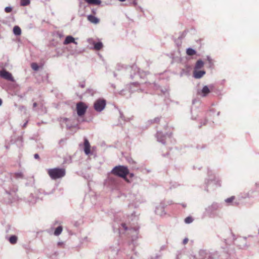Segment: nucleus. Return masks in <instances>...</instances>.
<instances>
[{
  "mask_svg": "<svg viewBox=\"0 0 259 259\" xmlns=\"http://www.w3.org/2000/svg\"><path fill=\"white\" fill-rule=\"evenodd\" d=\"M111 173L115 175L123 178L126 182L129 183L128 179L126 176L129 174V170L126 166L118 165L114 167L111 170Z\"/></svg>",
  "mask_w": 259,
  "mask_h": 259,
  "instance_id": "f257e3e1",
  "label": "nucleus"
},
{
  "mask_svg": "<svg viewBox=\"0 0 259 259\" xmlns=\"http://www.w3.org/2000/svg\"><path fill=\"white\" fill-rule=\"evenodd\" d=\"M48 174L53 180H57L63 178L65 176L66 170L63 168H54L48 170Z\"/></svg>",
  "mask_w": 259,
  "mask_h": 259,
  "instance_id": "f03ea898",
  "label": "nucleus"
},
{
  "mask_svg": "<svg viewBox=\"0 0 259 259\" xmlns=\"http://www.w3.org/2000/svg\"><path fill=\"white\" fill-rule=\"evenodd\" d=\"M88 106L82 102H79L76 104V111L79 116H82L85 114Z\"/></svg>",
  "mask_w": 259,
  "mask_h": 259,
  "instance_id": "7ed1b4c3",
  "label": "nucleus"
},
{
  "mask_svg": "<svg viewBox=\"0 0 259 259\" xmlns=\"http://www.w3.org/2000/svg\"><path fill=\"white\" fill-rule=\"evenodd\" d=\"M106 104V103L105 100L99 99L95 101L94 107L96 111L101 112L105 108Z\"/></svg>",
  "mask_w": 259,
  "mask_h": 259,
  "instance_id": "20e7f679",
  "label": "nucleus"
},
{
  "mask_svg": "<svg viewBox=\"0 0 259 259\" xmlns=\"http://www.w3.org/2000/svg\"><path fill=\"white\" fill-rule=\"evenodd\" d=\"M0 76L5 79L10 80V81H13L14 78L10 72L6 71V70H2L0 71Z\"/></svg>",
  "mask_w": 259,
  "mask_h": 259,
  "instance_id": "39448f33",
  "label": "nucleus"
},
{
  "mask_svg": "<svg viewBox=\"0 0 259 259\" xmlns=\"http://www.w3.org/2000/svg\"><path fill=\"white\" fill-rule=\"evenodd\" d=\"M91 145L90 144L87 139H84V151L86 155H89L90 152Z\"/></svg>",
  "mask_w": 259,
  "mask_h": 259,
  "instance_id": "423d86ee",
  "label": "nucleus"
},
{
  "mask_svg": "<svg viewBox=\"0 0 259 259\" xmlns=\"http://www.w3.org/2000/svg\"><path fill=\"white\" fill-rule=\"evenodd\" d=\"M71 42L74 43L76 45L77 44V42H76L75 41L74 38L72 36L69 35V36H66V37L63 42V44L66 45H68Z\"/></svg>",
  "mask_w": 259,
  "mask_h": 259,
  "instance_id": "0eeeda50",
  "label": "nucleus"
},
{
  "mask_svg": "<svg viewBox=\"0 0 259 259\" xmlns=\"http://www.w3.org/2000/svg\"><path fill=\"white\" fill-rule=\"evenodd\" d=\"M205 73V72L204 71L194 70L193 72V76L195 78H200L202 77Z\"/></svg>",
  "mask_w": 259,
  "mask_h": 259,
  "instance_id": "6e6552de",
  "label": "nucleus"
},
{
  "mask_svg": "<svg viewBox=\"0 0 259 259\" xmlns=\"http://www.w3.org/2000/svg\"><path fill=\"white\" fill-rule=\"evenodd\" d=\"M87 18L90 22L95 24H98L100 21L98 18L92 15H89Z\"/></svg>",
  "mask_w": 259,
  "mask_h": 259,
  "instance_id": "1a4fd4ad",
  "label": "nucleus"
},
{
  "mask_svg": "<svg viewBox=\"0 0 259 259\" xmlns=\"http://www.w3.org/2000/svg\"><path fill=\"white\" fill-rule=\"evenodd\" d=\"M203 97H205L207 94L210 93V90L207 86H204L201 90Z\"/></svg>",
  "mask_w": 259,
  "mask_h": 259,
  "instance_id": "9d476101",
  "label": "nucleus"
},
{
  "mask_svg": "<svg viewBox=\"0 0 259 259\" xmlns=\"http://www.w3.org/2000/svg\"><path fill=\"white\" fill-rule=\"evenodd\" d=\"M13 32L16 35H20L21 33V28L18 26H14L13 28Z\"/></svg>",
  "mask_w": 259,
  "mask_h": 259,
  "instance_id": "9b49d317",
  "label": "nucleus"
},
{
  "mask_svg": "<svg viewBox=\"0 0 259 259\" xmlns=\"http://www.w3.org/2000/svg\"><path fill=\"white\" fill-rule=\"evenodd\" d=\"M86 2L90 4H94L96 5H99L101 3L100 0H85Z\"/></svg>",
  "mask_w": 259,
  "mask_h": 259,
  "instance_id": "f8f14e48",
  "label": "nucleus"
},
{
  "mask_svg": "<svg viewBox=\"0 0 259 259\" xmlns=\"http://www.w3.org/2000/svg\"><path fill=\"white\" fill-rule=\"evenodd\" d=\"M204 63L202 60H198L195 65V69H200L203 66Z\"/></svg>",
  "mask_w": 259,
  "mask_h": 259,
  "instance_id": "ddd939ff",
  "label": "nucleus"
},
{
  "mask_svg": "<svg viewBox=\"0 0 259 259\" xmlns=\"http://www.w3.org/2000/svg\"><path fill=\"white\" fill-rule=\"evenodd\" d=\"M63 230V228L62 226H59L54 231V235H56V236H58L59 235L62 231Z\"/></svg>",
  "mask_w": 259,
  "mask_h": 259,
  "instance_id": "4468645a",
  "label": "nucleus"
},
{
  "mask_svg": "<svg viewBox=\"0 0 259 259\" xmlns=\"http://www.w3.org/2000/svg\"><path fill=\"white\" fill-rule=\"evenodd\" d=\"M103 48V44L101 42H98L94 44V49L96 50H100Z\"/></svg>",
  "mask_w": 259,
  "mask_h": 259,
  "instance_id": "2eb2a0df",
  "label": "nucleus"
},
{
  "mask_svg": "<svg viewBox=\"0 0 259 259\" xmlns=\"http://www.w3.org/2000/svg\"><path fill=\"white\" fill-rule=\"evenodd\" d=\"M186 53L189 56H193L196 54V52L191 48H189L187 50Z\"/></svg>",
  "mask_w": 259,
  "mask_h": 259,
  "instance_id": "dca6fc26",
  "label": "nucleus"
},
{
  "mask_svg": "<svg viewBox=\"0 0 259 259\" xmlns=\"http://www.w3.org/2000/svg\"><path fill=\"white\" fill-rule=\"evenodd\" d=\"M17 241V236H16L15 235L11 236L9 238V241L12 244H14L16 243Z\"/></svg>",
  "mask_w": 259,
  "mask_h": 259,
  "instance_id": "f3484780",
  "label": "nucleus"
},
{
  "mask_svg": "<svg viewBox=\"0 0 259 259\" xmlns=\"http://www.w3.org/2000/svg\"><path fill=\"white\" fill-rule=\"evenodd\" d=\"M29 0H21V5L22 6H26L29 4Z\"/></svg>",
  "mask_w": 259,
  "mask_h": 259,
  "instance_id": "a211bd4d",
  "label": "nucleus"
},
{
  "mask_svg": "<svg viewBox=\"0 0 259 259\" xmlns=\"http://www.w3.org/2000/svg\"><path fill=\"white\" fill-rule=\"evenodd\" d=\"M31 67L32 68V69H33L35 71L38 70L39 68L38 65L36 63H32L31 64Z\"/></svg>",
  "mask_w": 259,
  "mask_h": 259,
  "instance_id": "6ab92c4d",
  "label": "nucleus"
},
{
  "mask_svg": "<svg viewBox=\"0 0 259 259\" xmlns=\"http://www.w3.org/2000/svg\"><path fill=\"white\" fill-rule=\"evenodd\" d=\"M193 221V219L191 217H188L185 219V222L187 224L191 223Z\"/></svg>",
  "mask_w": 259,
  "mask_h": 259,
  "instance_id": "aec40b11",
  "label": "nucleus"
},
{
  "mask_svg": "<svg viewBox=\"0 0 259 259\" xmlns=\"http://www.w3.org/2000/svg\"><path fill=\"white\" fill-rule=\"evenodd\" d=\"M235 196H231L230 198H228L226 199L225 200V201L227 203H231V202H232L235 199Z\"/></svg>",
  "mask_w": 259,
  "mask_h": 259,
  "instance_id": "412c9836",
  "label": "nucleus"
},
{
  "mask_svg": "<svg viewBox=\"0 0 259 259\" xmlns=\"http://www.w3.org/2000/svg\"><path fill=\"white\" fill-rule=\"evenodd\" d=\"M160 136V133H158L157 134V137L158 140L159 141H160V142H162V143H163V142H164V140H165V137H163L162 138L160 139V138H159V136Z\"/></svg>",
  "mask_w": 259,
  "mask_h": 259,
  "instance_id": "4be33fe9",
  "label": "nucleus"
},
{
  "mask_svg": "<svg viewBox=\"0 0 259 259\" xmlns=\"http://www.w3.org/2000/svg\"><path fill=\"white\" fill-rule=\"evenodd\" d=\"M5 11L6 13H10L12 11V9L11 7H7L5 8Z\"/></svg>",
  "mask_w": 259,
  "mask_h": 259,
  "instance_id": "5701e85b",
  "label": "nucleus"
},
{
  "mask_svg": "<svg viewBox=\"0 0 259 259\" xmlns=\"http://www.w3.org/2000/svg\"><path fill=\"white\" fill-rule=\"evenodd\" d=\"M15 177L16 178H21L22 177V174L21 173H16L15 174Z\"/></svg>",
  "mask_w": 259,
  "mask_h": 259,
  "instance_id": "b1692460",
  "label": "nucleus"
},
{
  "mask_svg": "<svg viewBox=\"0 0 259 259\" xmlns=\"http://www.w3.org/2000/svg\"><path fill=\"white\" fill-rule=\"evenodd\" d=\"M188 241V239L187 238H185V239L183 240V243H184V244H187V243Z\"/></svg>",
  "mask_w": 259,
  "mask_h": 259,
  "instance_id": "393cba45",
  "label": "nucleus"
},
{
  "mask_svg": "<svg viewBox=\"0 0 259 259\" xmlns=\"http://www.w3.org/2000/svg\"><path fill=\"white\" fill-rule=\"evenodd\" d=\"M34 157L35 159H39V157L38 154H35Z\"/></svg>",
  "mask_w": 259,
  "mask_h": 259,
  "instance_id": "a878e982",
  "label": "nucleus"
},
{
  "mask_svg": "<svg viewBox=\"0 0 259 259\" xmlns=\"http://www.w3.org/2000/svg\"><path fill=\"white\" fill-rule=\"evenodd\" d=\"M37 106V104L36 102H34L33 104V108H35Z\"/></svg>",
  "mask_w": 259,
  "mask_h": 259,
  "instance_id": "bb28decb",
  "label": "nucleus"
},
{
  "mask_svg": "<svg viewBox=\"0 0 259 259\" xmlns=\"http://www.w3.org/2000/svg\"><path fill=\"white\" fill-rule=\"evenodd\" d=\"M122 226L126 230V228L125 227V224H122Z\"/></svg>",
  "mask_w": 259,
  "mask_h": 259,
  "instance_id": "cd10ccee",
  "label": "nucleus"
},
{
  "mask_svg": "<svg viewBox=\"0 0 259 259\" xmlns=\"http://www.w3.org/2000/svg\"><path fill=\"white\" fill-rule=\"evenodd\" d=\"M2 100L0 99V106L2 105Z\"/></svg>",
  "mask_w": 259,
  "mask_h": 259,
  "instance_id": "c85d7f7f",
  "label": "nucleus"
},
{
  "mask_svg": "<svg viewBox=\"0 0 259 259\" xmlns=\"http://www.w3.org/2000/svg\"><path fill=\"white\" fill-rule=\"evenodd\" d=\"M119 1H120V2H124V1H125V0H119Z\"/></svg>",
  "mask_w": 259,
  "mask_h": 259,
  "instance_id": "c756f323",
  "label": "nucleus"
},
{
  "mask_svg": "<svg viewBox=\"0 0 259 259\" xmlns=\"http://www.w3.org/2000/svg\"><path fill=\"white\" fill-rule=\"evenodd\" d=\"M133 174H131V177H133Z\"/></svg>",
  "mask_w": 259,
  "mask_h": 259,
  "instance_id": "7c9ffc66",
  "label": "nucleus"
}]
</instances>
